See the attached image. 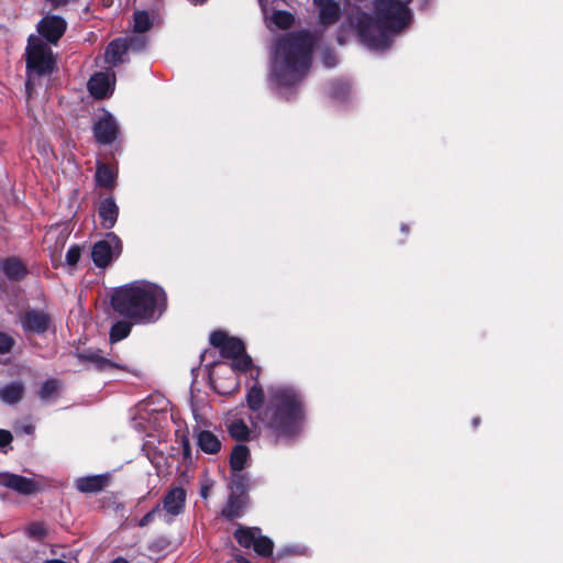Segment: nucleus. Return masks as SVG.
Returning <instances> with one entry per match:
<instances>
[{"mask_svg": "<svg viewBox=\"0 0 563 563\" xmlns=\"http://www.w3.org/2000/svg\"><path fill=\"white\" fill-rule=\"evenodd\" d=\"M316 44L313 33L297 31L282 36L273 53L272 78L278 86L299 81L312 63Z\"/></svg>", "mask_w": 563, "mask_h": 563, "instance_id": "nucleus-1", "label": "nucleus"}, {"mask_svg": "<svg viewBox=\"0 0 563 563\" xmlns=\"http://www.w3.org/2000/svg\"><path fill=\"white\" fill-rule=\"evenodd\" d=\"M113 309L136 323L155 322L165 311L164 289L148 282H134L114 291Z\"/></svg>", "mask_w": 563, "mask_h": 563, "instance_id": "nucleus-2", "label": "nucleus"}, {"mask_svg": "<svg viewBox=\"0 0 563 563\" xmlns=\"http://www.w3.org/2000/svg\"><path fill=\"white\" fill-rule=\"evenodd\" d=\"M271 405L262 415V422L268 435L275 441L291 439L299 433L303 412L300 395L291 387L269 388Z\"/></svg>", "mask_w": 563, "mask_h": 563, "instance_id": "nucleus-3", "label": "nucleus"}, {"mask_svg": "<svg viewBox=\"0 0 563 563\" xmlns=\"http://www.w3.org/2000/svg\"><path fill=\"white\" fill-rule=\"evenodd\" d=\"M410 0H380L376 5L377 16L382 26L389 32H399L406 27L411 15L406 7Z\"/></svg>", "mask_w": 563, "mask_h": 563, "instance_id": "nucleus-4", "label": "nucleus"}, {"mask_svg": "<svg viewBox=\"0 0 563 563\" xmlns=\"http://www.w3.org/2000/svg\"><path fill=\"white\" fill-rule=\"evenodd\" d=\"M210 343L221 350L224 357L232 360V368L246 372L252 367V358L245 353L243 342L236 338H229L222 331H216L210 335Z\"/></svg>", "mask_w": 563, "mask_h": 563, "instance_id": "nucleus-5", "label": "nucleus"}, {"mask_svg": "<svg viewBox=\"0 0 563 563\" xmlns=\"http://www.w3.org/2000/svg\"><path fill=\"white\" fill-rule=\"evenodd\" d=\"M55 59L51 47L38 36L31 35L26 47L29 74L44 75L53 71Z\"/></svg>", "mask_w": 563, "mask_h": 563, "instance_id": "nucleus-6", "label": "nucleus"}, {"mask_svg": "<svg viewBox=\"0 0 563 563\" xmlns=\"http://www.w3.org/2000/svg\"><path fill=\"white\" fill-rule=\"evenodd\" d=\"M146 41L142 35L131 36L126 38H117L112 41L104 53L106 63L111 66H117L123 63V56L128 51H141L145 47Z\"/></svg>", "mask_w": 563, "mask_h": 563, "instance_id": "nucleus-7", "label": "nucleus"}, {"mask_svg": "<svg viewBox=\"0 0 563 563\" xmlns=\"http://www.w3.org/2000/svg\"><path fill=\"white\" fill-rule=\"evenodd\" d=\"M121 240L111 232L106 235L104 240L98 241L93 245L91 257L96 266L106 267L121 254Z\"/></svg>", "mask_w": 563, "mask_h": 563, "instance_id": "nucleus-8", "label": "nucleus"}, {"mask_svg": "<svg viewBox=\"0 0 563 563\" xmlns=\"http://www.w3.org/2000/svg\"><path fill=\"white\" fill-rule=\"evenodd\" d=\"M186 503V492L181 487H173L167 490L161 504L163 521L169 523L173 519L184 511Z\"/></svg>", "mask_w": 563, "mask_h": 563, "instance_id": "nucleus-9", "label": "nucleus"}, {"mask_svg": "<svg viewBox=\"0 0 563 563\" xmlns=\"http://www.w3.org/2000/svg\"><path fill=\"white\" fill-rule=\"evenodd\" d=\"M230 487L231 495L222 510V515L228 519L239 517L246 504L244 496V477L240 474L234 475Z\"/></svg>", "mask_w": 563, "mask_h": 563, "instance_id": "nucleus-10", "label": "nucleus"}, {"mask_svg": "<svg viewBox=\"0 0 563 563\" xmlns=\"http://www.w3.org/2000/svg\"><path fill=\"white\" fill-rule=\"evenodd\" d=\"M66 21L58 15H46L37 24L38 33L49 43L56 44L66 31Z\"/></svg>", "mask_w": 563, "mask_h": 563, "instance_id": "nucleus-11", "label": "nucleus"}, {"mask_svg": "<svg viewBox=\"0 0 563 563\" xmlns=\"http://www.w3.org/2000/svg\"><path fill=\"white\" fill-rule=\"evenodd\" d=\"M114 84L113 73H97L89 79L88 89L95 98L102 99L113 92Z\"/></svg>", "mask_w": 563, "mask_h": 563, "instance_id": "nucleus-12", "label": "nucleus"}, {"mask_svg": "<svg viewBox=\"0 0 563 563\" xmlns=\"http://www.w3.org/2000/svg\"><path fill=\"white\" fill-rule=\"evenodd\" d=\"M0 486L13 489L22 495H31L37 489L33 479L8 472H0Z\"/></svg>", "mask_w": 563, "mask_h": 563, "instance_id": "nucleus-13", "label": "nucleus"}, {"mask_svg": "<svg viewBox=\"0 0 563 563\" xmlns=\"http://www.w3.org/2000/svg\"><path fill=\"white\" fill-rule=\"evenodd\" d=\"M93 131L98 142L109 144L117 137L118 125L114 118L107 113L96 122Z\"/></svg>", "mask_w": 563, "mask_h": 563, "instance_id": "nucleus-14", "label": "nucleus"}, {"mask_svg": "<svg viewBox=\"0 0 563 563\" xmlns=\"http://www.w3.org/2000/svg\"><path fill=\"white\" fill-rule=\"evenodd\" d=\"M23 329L30 332L42 333L49 325V317L43 311H27L21 319Z\"/></svg>", "mask_w": 563, "mask_h": 563, "instance_id": "nucleus-15", "label": "nucleus"}, {"mask_svg": "<svg viewBox=\"0 0 563 563\" xmlns=\"http://www.w3.org/2000/svg\"><path fill=\"white\" fill-rule=\"evenodd\" d=\"M258 1L263 9L265 22L268 29L273 30V27L275 26L276 29L285 30L294 23L295 19L291 13L283 10H276L269 14L264 4V1Z\"/></svg>", "mask_w": 563, "mask_h": 563, "instance_id": "nucleus-16", "label": "nucleus"}, {"mask_svg": "<svg viewBox=\"0 0 563 563\" xmlns=\"http://www.w3.org/2000/svg\"><path fill=\"white\" fill-rule=\"evenodd\" d=\"M108 484L107 475L79 477L75 482L76 488L81 493L101 492Z\"/></svg>", "mask_w": 563, "mask_h": 563, "instance_id": "nucleus-17", "label": "nucleus"}, {"mask_svg": "<svg viewBox=\"0 0 563 563\" xmlns=\"http://www.w3.org/2000/svg\"><path fill=\"white\" fill-rule=\"evenodd\" d=\"M119 214V208L113 198H106L100 202L99 217L104 229L114 227Z\"/></svg>", "mask_w": 563, "mask_h": 563, "instance_id": "nucleus-18", "label": "nucleus"}, {"mask_svg": "<svg viewBox=\"0 0 563 563\" xmlns=\"http://www.w3.org/2000/svg\"><path fill=\"white\" fill-rule=\"evenodd\" d=\"M340 16V5L335 0H319V25L332 24Z\"/></svg>", "mask_w": 563, "mask_h": 563, "instance_id": "nucleus-19", "label": "nucleus"}, {"mask_svg": "<svg viewBox=\"0 0 563 563\" xmlns=\"http://www.w3.org/2000/svg\"><path fill=\"white\" fill-rule=\"evenodd\" d=\"M198 445L201 451L208 454H216L221 449L220 440L210 431H201L198 434Z\"/></svg>", "mask_w": 563, "mask_h": 563, "instance_id": "nucleus-20", "label": "nucleus"}, {"mask_svg": "<svg viewBox=\"0 0 563 563\" xmlns=\"http://www.w3.org/2000/svg\"><path fill=\"white\" fill-rule=\"evenodd\" d=\"M250 457V450L246 445L238 444L234 446L231 457H230V466L234 472H241Z\"/></svg>", "mask_w": 563, "mask_h": 563, "instance_id": "nucleus-21", "label": "nucleus"}, {"mask_svg": "<svg viewBox=\"0 0 563 563\" xmlns=\"http://www.w3.org/2000/svg\"><path fill=\"white\" fill-rule=\"evenodd\" d=\"M24 394L22 383H12L0 389V399L5 404L12 405L21 400Z\"/></svg>", "mask_w": 563, "mask_h": 563, "instance_id": "nucleus-22", "label": "nucleus"}, {"mask_svg": "<svg viewBox=\"0 0 563 563\" xmlns=\"http://www.w3.org/2000/svg\"><path fill=\"white\" fill-rule=\"evenodd\" d=\"M81 357L86 361L95 363L96 366L102 371H108L111 368L125 369L124 366L103 357L100 351L86 352L85 354L81 355Z\"/></svg>", "mask_w": 563, "mask_h": 563, "instance_id": "nucleus-23", "label": "nucleus"}, {"mask_svg": "<svg viewBox=\"0 0 563 563\" xmlns=\"http://www.w3.org/2000/svg\"><path fill=\"white\" fill-rule=\"evenodd\" d=\"M3 273L11 279H20L25 274L22 262L15 257L5 258L1 262Z\"/></svg>", "mask_w": 563, "mask_h": 563, "instance_id": "nucleus-24", "label": "nucleus"}, {"mask_svg": "<svg viewBox=\"0 0 563 563\" xmlns=\"http://www.w3.org/2000/svg\"><path fill=\"white\" fill-rule=\"evenodd\" d=\"M260 532L257 528H240L235 531L236 541L244 548L253 547L255 539Z\"/></svg>", "mask_w": 563, "mask_h": 563, "instance_id": "nucleus-25", "label": "nucleus"}, {"mask_svg": "<svg viewBox=\"0 0 563 563\" xmlns=\"http://www.w3.org/2000/svg\"><path fill=\"white\" fill-rule=\"evenodd\" d=\"M114 172L107 165L99 164L96 173V180L98 185L111 188L114 186Z\"/></svg>", "mask_w": 563, "mask_h": 563, "instance_id": "nucleus-26", "label": "nucleus"}, {"mask_svg": "<svg viewBox=\"0 0 563 563\" xmlns=\"http://www.w3.org/2000/svg\"><path fill=\"white\" fill-rule=\"evenodd\" d=\"M264 401V393L261 386L255 385L253 386L247 395H246V402L251 410L256 411L258 410Z\"/></svg>", "mask_w": 563, "mask_h": 563, "instance_id": "nucleus-27", "label": "nucleus"}, {"mask_svg": "<svg viewBox=\"0 0 563 563\" xmlns=\"http://www.w3.org/2000/svg\"><path fill=\"white\" fill-rule=\"evenodd\" d=\"M229 433L235 440L243 441L249 438L250 429L243 420L236 419L230 423Z\"/></svg>", "mask_w": 563, "mask_h": 563, "instance_id": "nucleus-28", "label": "nucleus"}, {"mask_svg": "<svg viewBox=\"0 0 563 563\" xmlns=\"http://www.w3.org/2000/svg\"><path fill=\"white\" fill-rule=\"evenodd\" d=\"M151 25V18L146 11H137L134 13L133 31L135 33H144Z\"/></svg>", "mask_w": 563, "mask_h": 563, "instance_id": "nucleus-29", "label": "nucleus"}, {"mask_svg": "<svg viewBox=\"0 0 563 563\" xmlns=\"http://www.w3.org/2000/svg\"><path fill=\"white\" fill-rule=\"evenodd\" d=\"M252 548L258 555H269L273 551V541L262 536L260 531Z\"/></svg>", "mask_w": 563, "mask_h": 563, "instance_id": "nucleus-30", "label": "nucleus"}, {"mask_svg": "<svg viewBox=\"0 0 563 563\" xmlns=\"http://www.w3.org/2000/svg\"><path fill=\"white\" fill-rule=\"evenodd\" d=\"M131 331V324L125 321L117 322L110 332V341L118 342L126 338Z\"/></svg>", "mask_w": 563, "mask_h": 563, "instance_id": "nucleus-31", "label": "nucleus"}, {"mask_svg": "<svg viewBox=\"0 0 563 563\" xmlns=\"http://www.w3.org/2000/svg\"><path fill=\"white\" fill-rule=\"evenodd\" d=\"M58 389L59 382L56 379H48L42 384L38 395L43 400H47L53 397Z\"/></svg>", "mask_w": 563, "mask_h": 563, "instance_id": "nucleus-32", "label": "nucleus"}, {"mask_svg": "<svg viewBox=\"0 0 563 563\" xmlns=\"http://www.w3.org/2000/svg\"><path fill=\"white\" fill-rule=\"evenodd\" d=\"M27 534L35 539H42L46 534V528L42 522H33L26 528Z\"/></svg>", "mask_w": 563, "mask_h": 563, "instance_id": "nucleus-33", "label": "nucleus"}, {"mask_svg": "<svg viewBox=\"0 0 563 563\" xmlns=\"http://www.w3.org/2000/svg\"><path fill=\"white\" fill-rule=\"evenodd\" d=\"M155 518L163 520V514L161 511V505H156L151 511H148L139 522L141 527H144L152 522Z\"/></svg>", "mask_w": 563, "mask_h": 563, "instance_id": "nucleus-34", "label": "nucleus"}, {"mask_svg": "<svg viewBox=\"0 0 563 563\" xmlns=\"http://www.w3.org/2000/svg\"><path fill=\"white\" fill-rule=\"evenodd\" d=\"M79 258H80V247L77 245L70 246L66 253L67 265L71 266V267L76 266Z\"/></svg>", "mask_w": 563, "mask_h": 563, "instance_id": "nucleus-35", "label": "nucleus"}, {"mask_svg": "<svg viewBox=\"0 0 563 563\" xmlns=\"http://www.w3.org/2000/svg\"><path fill=\"white\" fill-rule=\"evenodd\" d=\"M14 344V340L7 333L0 332V354L10 352Z\"/></svg>", "mask_w": 563, "mask_h": 563, "instance_id": "nucleus-36", "label": "nucleus"}, {"mask_svg": "<svg viewBox=\"0 0 563 563\" xmlns=\"http://www.w3.org/2000/svg\"><path fill=\"white\" fill-rule=\"evenodd\" d=\"M335 63H336V58L332 53H330V52L322 53V64L325 67H332L335 65Z\"/></svg>", "mask_w": 563, "mask_h": 563, "instance_id": "nucleus-37", "label": "nucleus"}, {"mask_svg": "<svg viewBox=\"0 0 563 563\" xmlns=\"http://www.w3.org/2000/svg\"><path fill=\"white\" fill-rule=\"evenodd\" d=\"M12 441V434L3 429H0V448L8 445Z\"/></svg>", "mask_w": 563, "mask_h": 563, "instance_id": "nucleus-38", "label": "nucleus"}, {"mask_svg": "<svg viewBox=\"0 0 563 563\" xmlns=\"http://www.w3.org/2000/svg\"><path fill=\"white\" fill-rule=\"evenodd\" d=\"M371 45L374 48H377V49H383V48H386L388 46L387 41H386L385 37L383 40L378 41V42H372Z\"/></svg>", "mask_w": 563, "mask_h": 563, "instance_id": "nucleus-39", "label": "nucleus"}, {"mask_svg": "<svg viewBox=\"0 0 563 563\" xmlns=\"http://www.w3.org/2000/svg\"><path fill=\"white\" fill-rule=\"evenodd\" d=\"M33 430H34V428H33V426H31V424H27V426H25V427L23 428V431H24L25 433H29V434H31V433L33 432Z\"/></svg>", "mask_w": 563, "mask_h": 563, "instance_id": "nucleus-40", "label": "nucleus"}, {"mask_svg": "<svg viewBox=\"0 0 563 563\" xmlns=\"http://www.w3.org/2000/svg\"><path fill=\"white\" fill-rule=\"evenodd\" d=\"M111 563H129V562L123 558H117Z\"/></svg>", "mask_w": 563, "mask_h": 563, "instance_id": "nucleus-41", "label": "nucleus"}, {"mask_svg": "<svg viewBox=\"0 0 563 563\" xmlns=\"http://www.w3.org/2000/svg\"><path fill=\"white\" fill-rule=\"evenodd\" d=\"M201 496L206 499L208 497V488L205 487L201 489Z\"/></svg>", "mask_w": 563, "mask_h": 563, "instance_id": "nucleus-42", "label": "nucleus"}, {"mask_svg": "<svg viewBox=\"0 0 563 563\" xmlns=\"http://www.w3.org/2000/svg\"><path fill=\"white\" fill-rule=\"evenodd\" d=\"M238 563H251L249 560H246L245 558H238Z\"/></svg>", "mask_w": 563, "mask_h": 563, "instance_id": "nucleus-43", "label": "nucleus"}, {"mask_svg": "<svg viewBox=\"0 0 563 563\" xmlns=\"http://www.w3.org/2000/svg\"><path fill=\"white\" fill-rule=\"evenodd\" d=\"M47 563H66V562L60 561V560H52V561H48Z\"/></svg>", "mask_w": 563, "mask_h": 563, "instance_id": "nucleus-44", "label": "nucleus"}, {"mask_svg": "<svg viewBox=\"0 0 563 563\" xmlns=\"http://www.w3.org/2000/svg\"><path fill=\"white\" fill-rule=\"evenodd\" d=\"M190 1L197 4V3L203 2L205 0H190Z\"/></svg>", "mask_w": 563, "mask_h": 563, "instance_id": "nucleus-45", "label": "nucleus"}, {"mask_svg": "<svg viewBox=\"0 0 563 563\" xmlns=\"http://www.w3.org/2000/svg\"><path fill=\"white\" fill-rule=\"evenodd\" d=\"M361 31H362L363 35L366 36L367 31L364 27H362Z\"/></svg>", "mask_w": 563, "mask_h": 563, "instance_id": "nucleus-46", "label": "nucleus"}, {"mask_svg": "<svg viewBox=\"0 0 563 563\" xmlns=\"http://www.w3.org/2000/svg\"><path fill=\"white\" fill-rule=\"evenodd\" d=\"M473 424H474V426H477V424H478V419H477V418L473 420Z\"/></svg>", "mask_w": 563, "mask_h": 563, "instance_id": "nucleus-47", "label": "nucleus"}, {"mask_svg": "<svg viewBox=\"0 0 563 563\" xmlns=\"http://www.w3.org/2000/svg\"><path fill=\"white\" fill-rule=\"evenodd\" d=\"M313 4H317V0H312Z\"/></svg>", "mask_w": 563, "mask_h": 563, "instance_id": "nucleus-48", "label": "nucleus"}]
</instances>
